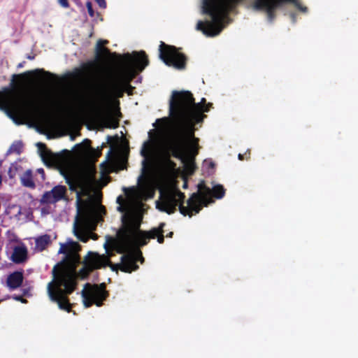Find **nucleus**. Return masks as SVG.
I'll use <instances>...</instances> for the list:
<instances>
[{
	"label": "nucleus",
	"instance_id": "nucleus-1",
	"mask_svg": "<svg viewBox=\"0 0 358 358\" xmlns=\"http://www.w3.org/2000/svg\"><path fill=\"white\" fill-rule=\"evenodd\" d=\"M169 115L178 123L177 132L163 145L164 155L181 160L191 173L194 171V159L199 153V138L194 136L195 125L206 117L209 107L196 103L189 91L172 92L169 100Z\"/></svg>",
	"mask_w": 358,
	"mask_h": 358
},
{
	"label": "nucleus",
	"instance_id": "nucleus-2",
	"mask_svg": "<svg viewBox=\"0 0 358 358\" xmlns=\"http://www.w3.org/2000/svg\"><path fill=\"white\" fill-rule=\"evenodd\" d=\"M108 43L106 40H99L97 42L96 59L101 61L105 57L117 59L118 71L115 79L110 85L102 86L98 92V105L104 108H108L115 98L122 97L126 87L132 89L130 83L149 64L145 51H134L131 54L127 52L120 55L116 52H110L109 49L103 47V45Z\"/></svg>",
	"mask_w": 358,
	"mask_h": 358
},
{
	"label": "nucleus",
	"instance_id": "nucleus-3",
	"mask_svg": "<svg viewBox=\"0 0 358 358\" xmlns=\"http://www.w3.org/2000/svg\"><path fill=\"white\" fill-rule=\"evenodd\" d=\"M43 73L49 77L54 74L43 69L27 71L20 74L13 75L10 87H5L0 90V110L4 111L17 122L16 118L35 119L45 113L44 106L35 99H18L16 98L21 88L28 82L31 76Z\"/></svg>",
	"mask_w": 358,
	"mask_h": 358
},
{
	"label": "nucleus",
	"instance_id": "nucleus-4",
	"mask_svg": "<svg viewBox=\"0 0 358 358\" xmlns=\"http://www.w3.org/2000/svg\"><path fill=\"white\" fill-rule=\"evenodd\" d=\"M37 147L45 164L47 166L56 167L64 178L71 191H76L78 189L83 190L94 180L96 171L93 168L76 169L67 164V159L65 156L59 153H53L48 149L45 143H38Z\"/></svg>",
	"mask_w": 358,
	"mask_h": 358
},
{
	"label": "nucleus",
	"instance_id": "nucleus-5",
	"mask_svg": "<svg viewBox=\"0 0 358 358\" xmlns=\"http://www.w3.org/2000/svg\"><path fill=\"white\" fill-rule=\"evenodd\" d=\"M199 192L193 193L187 201V206L183 205L185 196L184 193L176 189L162 194L161 200L157 202V208L168 214H172L178 206L180 213L184 216L192 217L193 213H199L203 206H207L211 201L208 196L210 189L207 187L203 180L198 184Z\"/></svg>",
	"mask_w": 358,
	"mask_h": 358
},
{
	"label": "nucleus",
	"instance_id": "nucleus-6",
	"mask_svg": "<svg viewBox=\"0 0 358 358\" xmlns=\"http://www.w3.org/2000/svg\"><path fill=\"white\" fill-rule=\"evenodd\" d=\"M104 248L106 250L107 255H100L98 253L89 252L88 255L84 261V266L78 272V275L82 279L86 278L89 274L95 269H99L103 267L109 266L113 271L117 272L120 270L124 273H131L138 268L137 264V254L128 253L123 255L120 257V262L117 264H113L110 258L115 254L113 251L108 250V245L107 243L104 244ZM141 262L144 261L141 251L138 252Z\"/></svg>",
	"mask_w": 358,
	"mask_h": 358
},
{
	"label": "nucleus",
	"instance_id": "nucleus-7",
	"mask_svg": "<svg viewBox=\"0 0 358 358\" xmlns=\"http://www.w3.org/2000/svg\"><path fill=\"white\" fill-rule=\"evenodd\" d=\"M54 281L48 285V292L50 300L57 303L61 310L68 313L71 311V304L68 296L71 294L77 287L78 274L74 267L62 266L52 269Z\"/></svg>",
	"mask_w": 358,
	"mask_h": 358
},
{
	"label": "nucleus",
	"instance_id": "nucleus-8",
	"mask_svg": "<svg viewBox=\"0 0 358 358\" xmlns=\"http://www.w3.org/2000/svg\"><path fill=\"white\" fill-rule=\"evenodd\" d=\"M122 226L117 232L119 238L126 244L135 246H143L148 244L150 238H157L160 244L164 242V222H161L158 227L152 228L149 231H141L140 229L141 221L133 215H123Z\"/></svg>",
	"mask_w": 358,
	"mask_h": 358
},
{
	"label": "nucleus",
	"instance_id": "nucleus-9",
	"mask_svg": "<svg viewBox=\"0 0 358 358\" xmlns=\"http://www.w3.org/2000/svg\"><path fill=\"white\" fill-rule=\"evenodd\" d=\"M242 0H203L202 10L211 17V21H199L196 29L207 36H215L222 31L223 16L232 11Z\"/></svg>",
	"mask_w": 358,
	"mask_h": 358
},
{
	"label": "nucleus",
	"instance_id": "nucleus-10",
	"mask_svg": "<svg viewBox=\"0 0 358 358\" xmlns=\"http://www.w3.org/2000/svg\"><path fill=\"white\" fill-rule=\"evenodd\" d=\"M104 206H100L96 210L92 208H86L82 210L78 208V215L73 225V232L77 238L87 243L90 238L97 239V235L92 231L96 229L100 214H106Z\"/></svg>",
	"mask_w": 358,
	"mask_h": 358
},
{
	"label": "nucleus",
	"instance_id": "nucleus-11",
	"mask_svg": "<svg viewBox=\"0 0 358 358\" xmlns=\"http://www.w3.org/2000/svg\"><path fill=\"white\" fill-rule=\"evenodd\" d=\"M159 58L169 66H173L177 69H184L186 66L187 58L178 51L173 45H167L161 41L159 47Z\"/></svg>",
	"mask_w": 358,
	"mask_h": 358
},
{
	"label": "nucleus",
	"instance_id": "nucleus-12",
	"mask_svg": "<svg viewBox=\"0 0 358 358\" xmlns=\"http://www.w3.org/2000/svg\"><path fill=\"white\" fill-rule=\"evenodd\" d=\"M287 2H295V0H255L253 7L257 10H265L268 20L273 21L275 10Z\"/></svg>",
	"mask_w": 358,
	"mask_h": 358
},
{
	"label": "nucleus",
	"instance_id": "nucleus-13",
	"mask_svg": "<svg viewBox=\"0 0 358 358\" xmlns=\"http://www.w3.org/2000/svg\"><path fill=\"white\" fill-rule=\"evenodd\" d=\"M67 189L64 185L55 186L50 191L44 192L40 200L42 204L55 203L66 199Z\"/></svg>",
	"mask_w": 358,
	"mask_h": 358
},
{
	"label": "nucleus",
	"instance_id": "nucleus-14",
	"mask_svg": "<svg viewBox=\"0 0 358 358\" xmlns=\"http://www.w3.org/2000/svg\"><path fill=\"white\" fill-rule=\"evenodd\" d=\"M85 288L89 292L90 295L95 301V305L100 307L103 305V301L109 296L108 292L106 289V285L105 283H101L99 285H91L90 283H87L85 285Z\"/></svg>",
	"mask_w": 358,
	"mask_h": 358
},
{
	"label": "nucleus",
	"instance_id": "nucleus-15",
	"mask_svg": "<svg viewBox=\"0 0 358 358\" xmlns=\"http://www.w3.org/2000/svg\"><path fill=\"white\" fill-rule=\"evenodd\" d=\"M23 280V271H16L8 275L6 285L10 289H15L22 285Z\"/></svg>",
	"mask_w": 358,
	"mask_h": 358
},
{
	"label": "nucleus",
	"instance_id": "nucleus-16",
	"mask_svg": "<svg viewBox=\"0 0 358 358\" xmlns=\"http://www.w3.org/2000/svg\"><path fill=\"white\" fill-rule=\"evenodd\" d=\"M27 248L24 244L16 245L13 248L11 260L15 264H21L27 260Z\"/></svg>",
	"mask_w": 358,
	"mask_h": 358
},
{
	"label": "nucleus",
	"instance_id": "nucleus-17",
	"mask_svg": "<svg viewBox=\"0 0 358 358\" xmlns=\"http://www.w3.org/2000/svg\"><path fill=\"white\" fill-rule=\"evenodd\" d=\"M21 184L26 187L35 188L36 185L33 180L32 171L30 169L27 170L20 177Z\"/></svg>",
	"mask_w": 358,
	"mask_h": 358
},
{
	"label": "nucleus",
	"instance_id": "nucleus-18",
	"mask_svg": "<svg viewBox=\"0 0 358 358\" xmlns=\"http://www.w3.org/2000/svg\"><path fill=\"white\" fill-rule=\"evenodd\" d=\"M51 243L50 236L45 234L38 237L36 239L35 243L36 247L40 251H43L50 245Z\"/></svg>",
	"mask_w": 358,
	"mask_h": 358
},
{
	"label": "nucleus",
	"instance_id": "nucleus-19",
	"mask_svg": "<svg viewBox=\"0 0 358 358\" xmlns=\"http://www.w3.org/2000/svg\"><path fill=\"white\" fill-rule=\"evenodd\" d=\"M225 192L226 189L222 185H216L210 189V194L217 199L223 198L225 195Z\"/></svg>",
	"mask_w": 358,
	"mask_h": 358
},
{
	"label": "nucleus",
	"instance_id": "nucleus-20",
	"mask_svg": "<svg viewBox=\"0 0 358 358\" xmlns=\"http://www.w3.org/2000/svg\"><path fill=\"white\" fill-rule=\"evenodd\" d=\"M81 295L83 299V304L85 308H90L93 304H95V301L93 298L90 295L89 292L87 291V289L84 288L81 292Z\"/></svg>",
	"mask_w": 358,
	"mask_h": 358
},
{
	"label": "nucleus",
	"instance_id": "nucleus-21",
	"mask_svg": "<svg viewBox=\"0 0 358 358\" xmlns=\"http://www.w3.org/2000/svg\"><path fill=\"white\" fill-rule=\"evenodd\" d=\"M79 247V244L74 242H72L70 244H62L61 245L59 252L68 255L72 251L76 250V248Z\"/></svg>",
	"mask_w": 358,
	"mask_h": 358
},
{
	"label": "nucleus",
	"instance_id": "nucleus-22",
	"mask_svg": "<svg viewBox=\"0 0 358 358\" xmlns=\"http://www.w3.org/2000/svg\"><path fill=\"white\" fill-rule=\"evenodd\" d=\"M106 127L108 128L116 129L119 127V120L109 115L106 118Z\"/></svg>",
	"mask_w": 358,
	"mask_h": 358
},
{
	"label": "nucleus",
	"instance_id": "nucleus-23",
	"mask_svg": "<svg viewBox=\"0 0 358 358\" xmlns=\"http://www.w3.org/2000/svg\"><path fill=\"white\" fill-rule=\"evenodd\" d=\"M151 144L150 141L144 142L141 150V155L145 159L149 157L151 152Z\"/></svg>",
	"mask_w": 358,
	"mask_h": 358
},
{
	"label": "nucleus",
	"instance_id": "nucleus-24",
	"mask_svg": "<svg viewBox=\"0 0 358 358\" xmlns=\"http://www.w3.org/2000/svg\"><path fill=\"white\" fill-rule=\"evenodd\" d=\"M23 145L21 141L13 143L10 147L9 152L20 154L22 151Z\"/></svg>",
	"mask_w": 358,
	"mask_h": 358
},
{
	"label": "nucleus",
	"instance_id": "nucleus-25",
	"mask_svg": "<svg viewBox=\"0 0 358 358\" xmlns=\"http://www.w3.org/2000/svg\"><path fill=\"white\" fill-rule=\"evenodd\" d=\"M18 170V165L17 163L11 164L8 171V175L10 178H14Z\"/></svg>",
	"mask_w": 358,
	"mask_h": 358
},
{
	"label": "nucleus",
	"instance_id": "nucleus-26",
	"mask_svg": "<svg viewBox=\"0 0 358 358\" xmlns=\"http://www.w3.org/2000/svg\"><path fill=\"white\" fill-rule=\"evenodd\" d=\"M84 74V71L80 69H76L75 71L69 74V76L73 79L81 78Z\"/></svg>",
	"mask_w": 358,
	"mask_h": 358
},
{
	"label": "nucleus",
	"instance_id": "nucleus-27",
	"mask_svg": "<svg viewBox=\"0 0 358 358\" xmlns=\"http://www.w3.org/2000/svg\"><path fill=\"white\" fill-rule=\"evenodd\" d=\"M250 157V150H248L244 154H238V158L239 160L248 159Z\"/></svg>",
	"mask_w": 358,
	"mask_h": 358
},
{
	"label": "nucleus",
	"instance_id": "nucleus-28",
	"mask_svg": "<svg viewBox=\"0 0 358 358\" xmlns=\"http://www.w3.org/2000/svg\"><path fill=\"white\" fill-rule=\"evenodd\" d=\"M86 7L87 8V12L90 15V17H94V9L92 8V3L91 1H87L86 3Z\"/></svg>",
	"mask_w": 358,
	"mask_h": 358
},
{
	"label": "nucleus",
	"instance_id": "nucleus-29",
	"mask_svg": "<svg viewBox=\"0 0 358 358\" xmlns=\"http://www.w3.org/2000/svg\"><path fill=\"white\" fill-rule=\"evenodd\" d=\"M95 66V62H90L86 64H85L83 66V68L85 71H89L92 68H93Z\"/></svg>",
	"mask_w": 358,
	"mask_h": 358
},
{
	"label": "nucleus",
	"instance_id": "nucleus-30",
	"mask_svg": "<svg viewBox=\"0 0 358 358\" xmlns=\"http://www.w3.org/2000/svg\"><path fill=\"white\" fill-rule=\"evenodd\" d=\"M293 3L298 9L303 12H306L308 8L306 6H302L300 3L298 1V0H295V2H291Z\"/></svg>",
	"mask_w": 358,
	"mask_h": 358
},
{
	"label": "nucleus",
	"instance_id": "nucleus-31",
	"mask_svg": "<svg viewBox=\"0 0 358 358\" xmlns=\"http://www.w3.org/2000/svg\"><path fill=\"white\" fill-rule=\"evenodd\" d=\"M124 199H123V197L122 196H119L117 198V203H119L120 206L117 207V210L120 212H123L124 211V208L122 206V203L123 202Z\"/></svg>",
	"mask_w": 358,
	"mask_h": 358
},
{
	"label": "nucleus",
	"instance_id": "nucleus-32",
	"mask_svg": "<svg viewBox=\"0 0 358 358\" xmlns=\"http://www.w3.org/2000/svg\"><path fill=\"white\" fill-rule=\"evenodd\" d=\"M59 5L65 8H68L69 7V3L68 0H57Z\"/></svg>",
	"mask_w": 358,
	"mask_h": 358
},
{
	"label": "nucleus",
	"instance_id": "nucleus-33",
	"mask_svg": "<svg viewBox=\"0 0 358 358\" xmlns=\"http://www.w3.org/2000/svg\"><path fill=\"white\" fill-rule=\"evenodd\" d=\"M168 119L166 117L157 119L155 124H153L154 127H156V124H165L167 122Z\"/></svg>",
	"mask_w": 358,
	"mask_h": 358
},
{
	"label": "nucleus",
	"instance_id": "nucleus-34",
	"mask_svg": "<svg viewBox=\"0 0 358 358\" xmlns=\"http://www.w3.org/2000/svg\"><path fill=\"white\" fill-rule=\"evenodd\" d=\"M95 1L97 3V4L101 8H106V2L105 0H95Z\"/></svg>",
	"mask_w": 358,
	"mask_h": 358
},
{
	"label": "nucleus",
	"instance_id": "nucleus-35",
	"mask_svg": "<svg viewBox=\"0 0 358 358\" xmlns=\"http://www.w3.org/2000/svg\"><path fill=\"white\" fill-rule=\"evenodd\" d=\"M13 298L16 300V301H21L22 303H26L27 302V300L24 299L22 296H18V295H14L13 296Z\"/></svg>",
	"mask_w": 358,
	"mask_h": 358
},
{
	"label": "nucleus",
	"instance_id": "nucleus-36",
	"mask_svg": "<svg viewBox=\"0 0 358 358\" xmlns=\"http://www.w3.org/2000/svg\"><path fill=\"white\" fill-rule=\"evenodd\" d=\"M91 141L89 139H85L83 141V144H85L87 148H90Z\"/></svg>",
	"mask_w": 358,
	"mask_h": 358
},
{
	"label": "nucleus",
	"instance_id": "nucleus-37",
	"mask_svg": "<svg viewBox=\"0 0 358 358\" xmlns=\"http://www.w3.org/2000/svg\"><path fill=\"white\" fill-rule=\"evenodd\" d=\"M206 100L205 98H202L201 102L199 103H201V105H205L206 103Z\"/></svg>",
	"mask_w": 358,
	"mask_h": 358
},
{
	"label": "nucleus",
	"instance_id": "nucleus-38",
	"mask_svg": "<svg viewBox=\"0 0 358 358\" xmlns=\"http://www.w3.org/2000/svg\"><path fill=\"white\" fill-rule=\"evenodd\" d=\"M173 235V232L171 231L167 235L166 237L171 238Z\"/></svg>",
	"mask_w": 358,
	"mask_h": 358
},
{
	"label": "nucleus",
	"instance_id": "nucleus-39",
	"mask_svg": "<svg viewBox=\"0 0 358 358\" xmlns=\"http://www.w3.org/2000/svg\"><path fill=\"white\" fill-rule=\"evenodd\" d=\"M24 64V62L20 63V64L17 65V68H22V67H23Z\"/></svg>",
	"mask_w": 358,
	"mask_h": 358
},
{
	"label": "nucleus",
	"instance_id": "nucleus-40",
	"mask_svg": "<svg viewBox=\"0 0 358 358\" xmlns=\"http://www.w3.org/2000/svg\"><path fill=\"white\" fill-rule=\"evenodd\" d=\"M206 106L209 107V108L210 109V108H212V106H213V103H206Z\"/></svg>",
	"mask_w": 358,
	"mask_h": 358
},
{
	"label": "nucleus",
	"instance_id": "nucleus-41",
	"mask_svg": "<svg viewBox=\"0 0 358 358\" xmlns=\"http://www.w3.org/2000/svg\"><path fill=\"white\" fill-rule=\"evenodd\" d=\"M209 167L214 168L215 167V164L213 162H210V164H209Z\"/></svg>",
	"mask_w": 358,
	"mask_h": 358
},
{
	"label": "nucleus",
	"instance_id": "nucleus-42",
	"mask_svg": "<svg viewBox=\"0 0 358 358\" xmlns=\"http://www.w3.org/2000/svg\"><path fill=\"white\" fill-rule=\"evenodd\" d=\"M38 173H41L44 174V171H43V169H38Z\"/></svg>",
	"mask_w": 358,
	"mask_h": 358
},
{
	"label": "nucleus",
	"instance_id": "nucleus-43",
	"mask_svg": "<svg viewBox=\"0 0 358 358\" xmlns=\"http://www.w3.org/2000/svg\"><path fill=\"white\" fill-rule=\"evenodd\" d=\"M27 59H34V56L28 55L27 56Z\"/></svg>",
	"mask_w": 358,
	"mask_h": 358
},
{
	"label": "nucleus",
	"instance_id": "nucleus-44",
	"mask_svg": "<svg viewBox=\"0 0 358 358\" xmlns=\"http://www.w3.org/2000/svg\"><path fill=\"white\" fill-rule=\"evenodd\" d=\"M1 182H2V177H1V175L0 174V185H1Z\"/></svg>",
	"mask_w": 358,
	"mask_h": 358
},
{
	"label": "nucleus",
	"instance_id": "nucleus-45",
	"mask_svg": "<svg viewBox=\"0 0 358 358\" xmlns=\"http://www.w3.org/2000/svg\"><path fill=\"white\" fill-rule=\"evenodd\" d=\"M110 154H111V150H109V151L108 152V156H109Z\"/></svg>",
	"mask_w": 358,
	"mask_h": 358
},
{
	"label": "nucleus",
	"instance_id": "nucleus-46",
	"mask_svg": "<svg viewBox=\"0 0 358 358\" xmlns=\"http://www.w3.org/2000/svg\"><path fill=\"white\" fill-rule=\"evenodd\" d=\"M117 113H118V115H119L120 116H122L121 112H120L119 110H118V112H117Z\"/></svg>",
	"mask_w": 358,
	"mask_h": 358
},
{
	"label": "nucleus",
	"instance_id": "nucleus-47",
	"mask_svg": "<svg viewBox=\"0 0 358 358\" xmlns=\"http://www.w3.org/2000/svg\"><path fill=\"white\" fill-rule=\"evenodd\" d=\"M116 102H117V104H119V103H120V102H119V101H118V100H117V101H116Z\"/></svg>",
	"mask_w": 358,
	"mask_h": 358
}]
</instances>
